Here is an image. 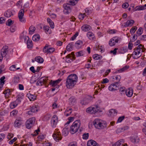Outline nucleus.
Returning a JSON list of instances; mask_svg holds the SVG:
<instances>
[{
  "instance_id": "f257e3e1",
  "label": "nucleus",
  "mask_w": 146,
  "mask_h": 146,
  "mask_svg": "<svg viewBox=\"0 0 146 146\" xmlns=\"http://www.w3.org/2000/svg\"><path fill=\"white\" fill-rule=\"evenodd\" d=\"M78 77L76 74L70 75L67 77L66 82V86L67 88L70 89L73 88L78 80Z\"/></svg>"
},
{
  "instance_id": "f03ea898",
  "label": "nucleus",
  "mask_w": 146,
  "mask_h": 146,
  "mask_svg": "<svg viewBox=\"0 0 146 146\" xmlns=\"http://www.w3.org/2000/svg\"><path fill=\"white\" fill-rule=\"evenodd\" d=\"M93 124L95 127L98 129H102L107 127L106 122L98 119H96L94 121Z\"/></svg>"
},
{
  "instance_id": "7ed1b4c3",
  "label": "nucleus",
  "mask_w": 146,
  "mask_h": 146,
  "mask_svg": "<svg viewBox=\"0 0 146 146\" xmlns=\"http://www.w3.org/2000/svg\"><path fill=\"white\" fill-rule=\"evenodd\" d=\"M80 120L75 121L71 126L70 131L72 134H74L77 132L80 125Z\"/></svg>"
},
{
  "instance_id": "20e7f679",
  "label": "nucleus",
  "mask_w": 146,
  "mask_h": 146,
  "mask_svg": "<svg viewBox=\"0 0 146 146\" xmlns=\"http://www.w3.org/2000/svg\"><path fill=\"white\" fill-rule=\"evenodd\" d=\"M143 48V45L140 44L136 48L134 49V51L133 52L132 55H134L133 57L134 59L139 58L142 55L141 53V49Z\"/></svg>"
},
{
  "instance_id": "39448f33",
  "label": "nucleus",
  "mask_w": 146,
  "mask_h": 146,
  "mask_svg": "<svg viewBox=\"0 0 146 146\" xmlns=\"http://www.w3.org/2000/svg\"><path fill=\"white\" fill-rule=\"evenodd\" d=\"M35 118L33 117L28 119L26 122V126L28 129L31 128L35 122Z\"/></svg>"
},
{
  "instance_id": "423d86ee",
  "label": "nucleus",
  "mask_w": 146,
  "mask_h": 146,
  "mask_svg": "<svg viewBox=\"0 0 146 146\" xmlns=\"http://www.w3.org/2000/svg\"><path fill=\"white\" fill-rule=\"evenodd\" d=\"M120 85V82H117L110 85L108 87L109 90L111 91L116 90Z\"/></svg>"
},
{
  "instance_id": "0eeeda50",
  "label": "nucleus",
  "mask_w": 146,
  "mask_h": 146,
  "mask_svg": "<svg viewBox=\"0 0 146 146\" xmlns=\"http://www.w3.org/2000/svg\"><path fill=\"white\" fill-rule=\"evenodd\" d=\"M99 110V108L97 106L93 107H90L87 108L86 110L87 113H95L97 112Z\"/></svg>"
},
{
  "instance_id": "6e6552de",
  "label": "nucleus",
  "mask_w": 146,
  "mask_h": 146,
  "mask_svg": "<svg viewBox=\"0 0 146 146\" xmlns=\"http://www.w3.org/2000/svg\"><path fill=\"white\" fill-rule=\"evenodd\" d=\"M75 59L74 52H72L71 54H69L66 56L65 60L67 62L70 63Z\"/></svg>"
},
{
  "instance_id": "1a4fd4ad",
  "label": "nucleus",
  "mask_w": 146,
  "mask_h": 146,
  "mask_svg": "<svg viewBox=\"0 0 146 146\" xmlns=\"http://www.w3.org/2000/svg\"><path fill=\"white\" fill-rule=\"evenodd\" d=\"M120 39V38L118 36H115L113 37L110 40L109 42V45L110 46L115 45L116 43H118V41Z\"/></svg>"
},
{
  "instance_id": "9d476101",
  "label": "nucleus",
  "mask_w": 146,
  "mask_h": 146,
  "mask_svg": "<svg viewBox=\"0 0 146 146\" xmlns=\"http://www.w3.org/2000/svg\"><path fill=\"white\" fill-rule=\"evenodd\" d=\"M24 11L23 9H21L18 13V18L19 21L22 23H25V19L23 17Z\"/></svg>"
},
{
  "instance_id": "9b49d317",
  "label": "nucleus",
  "mask_w": 146,
  "mask_h": 146,
  "mask_svg": "<svg viewBox=\"0 0 146 146\" xmlns=\"http://www.w3.org/2000/svg\"><path fill=\"white\" fill-rule=\"evenodd\" d=\"M70 5V4L68 3L64 4V10H63V12L65 14H68L71 12V10Z\"/></svg>"
},
{
  "instance_id": "f8f14e48",
  "label": "nucleus",
  "mask_w": 146,
  "mask_h": 146,
  "mask_svg": "<svg viewBox=\"0 0 146 146\" xmlns=\"http://www.w3.org/2000/svg\"><path fill=\"white\" fill-rule=\"evenodd\" d=\"M48 80L47 77H44L41 78L36 83L38 85H42V84H45L47 82Z\"/></svg>"
},
{
  "instance_id": "ddd939ff",
  "label": "nucleus",
  "mask_w": 146,
  "mask_h": 146,
  "mask_svg": "<svg viewBox=\"0 0 146 146\" xmlns=\"http://www.w3.org/2000/svg\"><path fill=\"white\" fill-rule=\"evenodd\" d=\"M57 122L58 117L56 115H54L53 116L51 121V123L52 127H55Z\"/></svg>"
},
{
  "instance_id": "4468645a",
  "label": "nucleus",
  "mask_w": 146,
  "mask_h": 146,
  "mask_svg": "<svg viewBox=\"0 0 146 146\" xmlns=\"http://www.w3.org/2000/svg\"><path fill=\"white\" fill-rule=\"evenodd\" d=\"M8 51V47L7 46H5L3 47L1 50V55L2 57H5L7 55Z\"/></svg>"
},
{
  "instance_id": "2eb2a0df",
  "label": "nucleus",
  "mask_w": 146,
  "mask_h": 146,
  "mask_svg": "<svg viewBox=\"0 0 146 146\" xmlns=\"http://www.w3.org/2000/svg\"><path fill=\"white\" fill-rule=\"evenodd\" d=\"M53 137L56 141L58 142L62 139L61 134L58 132L54 133L53 135Z\"/></svg>"
},
{
  "instance_id": "dca6fc26",
  "label": "nucleus",
  "mask_w": 146,
  "mask_h": 146,
  "mask_svg": "<svg viewBox=\"0 0 146 146\" xmlns=\"http://www.w3.org/2000/svg\"><path fill=\"white\" fill-rule=\"evenodd\" d=\"M87 146H99V145L96 141L94 140H91L88 142Z\"/></svg>"
},
{
  "instance_id": "f3484780",
  "label": "nucleus",
  "mask_w": 146,
  "mask_h": 146,
  "mask_svg": "<svg viewBox=\"0 0 146 146\" xmlns=\"http://www.w3.org/2000/svg\"><path fill=\"white\" fill-rule=\"evenodd\" d=\"M14 123L15 127H19L23 123V120L21 118H17L15 120Z\"/></svg>"
},
{
  "instance_id": "a211bd4d",
  "label": "nucleus",
  "mask_w": 146,
  "mask_h": 146,
  "mask_svg": "<svg viewBox=\"0 0 146 146\" xmlns=\"http://www.w3.org/2000/svg\"><path fill=\"white\" fill-rule=\"evenodd\" d=\"M130 139L131 142L134 143H137L139 141V139L137 136L130 137Z\"/></svg>"
},
{
  "instance_id": "6ab92c4d",
  "label": "nucleus",
  "mask_w": 146,
  "mask_h": 146,
  "mask_svg": "<svg viewBox=\"0 0 146 146\" xmlns=\"http://www.w3.org/2000/svg\"><path fill=\"white\" fill-rule=\"evenodd\" d=\"M112 146H127L123 144V140H120L116 142L114 144H113Z\"/></svg>"
},
{
  "instance_id": "aec40b11",
  "label": "nucleus",
  "mask_w": 146,
  "mask_h": 146,
  "mask_svg": "<svg viewBox=\"0 0 146 146\" xmlns=\"http://www.w3.org/2000/svg\"><path fill=\"white\" fill-rule=\"evenodd\" d=\"M81 29L82 31H88L91 29V27L89 25H83Z\"/></svg>"
},
{
  "instance_id": "412c9836",
  "label": "nucleus",
  "mask_w": 146,
  "mask_h": 146,
  "mask_svg": "<svg viewBox=\"0 0 146 146\" xmlns=\"http://www.w3.org/2000/svg\"><path fill=\"white\" fill-rule=\"evenodd\" d=\"M129 67V66H126L124 67H123L122 68H121L120 69H119L117 71H116L114 73H121L122 72L125 70L127 69Z\"/></svg>"
},
{
  "instance_id": "4be33fe9",
  "label": "nucleus",
  "mask_w": 146,
  "mask_h": 146,
  "mask_svg": "<svg viewBox=\"0 0 146 146\" xmlns=\"http://www.w3.org/2000/svg\"><path fill=\"white\" fill-rule=\"evenodd\" d=\"M27 96L30 101L34 100L36 99V96L30 93H28Z\"/></svg>"
},
{
  "instance_id": "5701e85b",
  "label": "nucleus",
  "mask_w": 146,
  "mask_h": 146,
  "mask_svg": "<svg viewBox=\"0 0 146 146\" xmlns=\"http://www.w3.org/2000/svg\"><path fill=\"white\" fill-rule=\"evenodd\" d=\"M26 38L28 39L27 41V47L28 48H32L33 46V44L31 40L29 39V38L28 36H27Z\"/></svg>"
},
{
  "instance_id": "b1692460",
  "label": "nucleus",
  "mask_w": 146,
  "mask_h": 146,
  "mask_svg": "<svg viewBox=\"0 0 146 146\" xmlns=\"http://www.w3.org/2000/svg\"><path fill=\"white\" fill-rule=\"evenodd\" d=\"M60 80L58 79L55 81H52L51 80L50 82V84L52 86H56L60 82Z\"/></svg>"
},
{
  "instance_id": "393cba45",
  "label": "nucleus",
  "mask_w": 146,
  "mask_h": 146,
  "mask_svg": "<svg viewBox=\"0 0 146 146\" xmlns=\"http://www.w3.org/2000/svg\"><path fill=\"white\" fill-rule=\"evenodd\" d=\"M83 44L82 42L80 40L77 41L75 44V46L78 48H80L82 45Z\"/></svg>"
},
{
  "instance_id": "a878e982",
  "label": "nucleus",
  "mask_w": 146,
  "mask_h": 146,
  "mask_svg": "<svg viewBox=\"0 0 146 146\" xmlns=\"http://www.w3.org/2000/svg\"><path fill=\"white\" fill-rule=\"evenodd\" d=\"M35 30L36 28L35 27L33 26H31L29 29V34L30 35L33 34L34 33Z\"/></svg>"
},
{
  "instance_id": "bb28decb",
  "label": "nucleus",
  "mask_w": 146,
  "mask_h": 146,
  "mask_svg": "<svg viewBox=\"0 0 146 146\" xmlns=\"http://www.w3.org/2000/svg\"><path fill=\"white\" fill-rule=\"evenodd\" d=\"M47 20L48 23L49 24L50 27L52 29H53L54 27V24L53 21L49 18H47Z\"/></svg>"
},
{
  "instance_id": "cd10ccee",
  "label": "nucleus",
  "mask_w": 146,
  "mask_h": 146,
  "mask_svg": "<svg viewBox=\"0 0 146 146\" xmlns=\"http://www.w3.org/2000/svg\"><path fill=\"white\" fill-rule=\"evenodd\" d=\"M73 43L71 42L68 44L66 47V50L68 51L72 50L73 46Z\"/></svg>"
},
{
  "instance_id": "c85d7f7f",
  "label": "nucleus",
  "mask_w": 146,
  "mask_h": 146,
  "mask_svg": "<svg viewBox=\"0 0 146 146\" xmlns=\"http://www.w3.org/2000/svg\"><path fill=\"white\" fill-rule=\"evenodd\" d=\"M35 60L40 63H42L44 61L43 59L40 56L36 57L35 58Z\"/></svg>"
},
{
  "instance_id": "c756f323",
  "label": "nucleus",
  "mask_w": 146,
  "mask_h": 146,
  "mask_svg": "<svg viewBox=\"0 0 146 146\" xmlns=\"http://www.w3.org/2000/svg\"><path fill=\"white\" fill-rule=\"evenodd\" d=\"M13 15L12 12L10 10L7 11L4 13V16L7 17H9Z\"/></svg>"
},
{
  "instance_id": "7c9ffc66",
  "label": "nucleus",
  "mask_w": 146,
  "mask_h": 146,
  "mask_svg": "<svg viewBox=\"0 0 146 146\" xmlns=\"http://www.w3.org/2000/svg\"><path fill=\"white\" fill-rule=\"evenodd\" d=\"M117 111L114 109H112L109 111V115L110 116H114L116 115Z\"/></svg>"
},
{
  "instance_id": "2f4dec72",
  "label": "nucleus",
  "mask_w": 146,
  "mask_h": 146,
  "mask_svg": "<svg viewBox=\"0 0 146 146\" xmlns=\"http://www.w3.org/2000/svg\"><path fill=\"white\" fill-rule=\"evenodd\" d=\"M18 104V103L17 102V101H15L13 102H12L10 104V108L11 109H13L17 106Z\"/></svg>"
},
{
  "instance_id": "473e14b6",
  "label": "nucleus",
  "mask_w": 146,
  "mask_h": 146,
  "mask_svg": "<svg viewBox=\"0 0 146 146\" xmlns=\"http://www.w3.org/2000/svg\"><path fill=\"white\" fill-rule=\"evenodd\" d=\"M23 96L21 95H18L17 96V99L15 101H17V102L18 103V104L20 103L23 99Z\"/></svg>"
},
{
  "instance_id": "72a5a7b5",
  "label": "nucleus",
  "mask_w": 146,
  "mask_h": 146,
  "mask_svg": "<svg viewBox=\"0 0 146 146\" xmlns=\"http://www.w3.org/2000/svg\"><path fill=\"white\" fill-rule=\"evenodd\" d=\"M125 94L128 97H130L132 96L133 94V91L132 90H126Z\"/></svg>"
},
{
  "instance_id": "f704fd0d",
  "label": "nucleus",
  "mask_w": 146,
  "mask_h": 146,
  "mask_svg": "<svg viewBox=\"0 0 146 146\" xmlns=\"http://www.w3.org/2000/svg\"><path fill=\"white\" fill-rule=\"evenodd\" d=\"M85 53V52L84 50H81L76 52V54L77 57H79L83 56Z\"/></svg>"
},
{
  "instance_id": "c9c22d12",
  "label": "nucleus",
  "mask_w": 146,
  "mask_h": 146,
  "mask_svg": "<svg viewBox=\"0 0 146 146\" xmlns=\"http://www.w3.org/2000/svg\"><path fill=\"white\" fill-rule=\"evenodd\" d=\"M126 91V90L125 89V88L124 87L120 88L119 89V92L121 95L125 94Z\"/></svg>"
},
{
  "instance_id": "e433bc0d",
  "label": "nucleus",
  "mask_w": 146,
  "mask_h": 146,
  "mask_svg": "<svg viewBox=\"0 0 146 146\" xmlns=\"http://www.w3.org/2000/svg\"><path fill=\"white\" fill-rule=\"evenodd\" d=\"M40 38V35L38 34L35 35L32 38L33 40L35 41H38Z\"/></svg>"
},
{
  "instance_id": "4c0bfd02",
  "label": "nucleus",
  "mask_w": 146,
  "mask_h": 146,
  "mask_svg": "<svg viewBox=\"0 0 146 146\" xmlns=\"http://www.w3.org/2000/svg\"><path fill=\"white\" fill-rule=\"evenodd\" d=\"M87 36L90 39H93L94 37V34L91 32H89L87 33Z\"/></svg>"
},
{
  "instance_id": "58836bf2",
  "label": "nucleus",
  "mask_w": 146,
  "mask_h": 146,
  "mask_svg": "<svg viewBox=\"0 0 146 146\" xmlns=\"http://www.w3.org/2000/svg\"><path fill=\"white\" fill-rule=\"evenodd\" d=\"M4 93L5 95V97H8L11 94V92L10 89H7L4 91Z\"/></svg>"
},
{
  "instance_id": "ea45409f",
  "label": "nucleus",
  "mask_w": 146,
  "mask_h": 146,
  "mask_svg": "<svg viewBox=\"0 0 146 146\" xmlns=\"http://www.w3.org/2000/svg\"><path fill=\"white\" fill-rule=\"evenodd\" d=\"M38 110V106L37 105L33 106L30 109V110H31L33 113L37 111Z\"/></svg>"
},
{
  "instance_id": "a19ab883",
  "label": "nucleus",
  "mask_w": 146,
  "mask_h": 146,
  "mask_svg": "<svg viewBox=\"0 0 146 146\" xmlns=\"http://www.w3.org/2000/svg\"><path fill=\"white\" fill-rule=\"evenodd\" d=\"M134 23V21L133 20H130L128 21L126 23V26L127 27H128L129 26H131L132 25V24Z\"/></svg>"
},
{
  "instance_id": "79ce46f5",
  "label": "nucleus",
  "mask_w": 146,
  "mask_h": 146,
  "mask_svg": "<svg viewBox=\"0 0 146 146\" xmlns=\"http://www.w3.org/2000/svg\"><path fill=\"white\" fill-rule=\"evenodd\" d=\"M72 109L70 108L68 110H66L64 112V114L66 116H68L70 115L72 113Z\"/></svg>"
},
{
  "instance_id": "37998d69",
  "label": "nucleus",
  "mask_w": 146,
  "mask_h": 146,
  "mask_svg": "<svg viewBox=\"0 0 146 146\" xmlns=\"http://www.w3.org/2000/svg\"><path fill=\"white\" fill-rule=\"evenodd\" d=\"M49 46L48 45L46 44L44 46L43 49V51L44 52L48 53L49 48L48 47Z\"/></svg>"
},
{
  "instance_id": "c03bdc74",
  "label": "nucleus",
  "mask_w": 146,
  "mask_h": 146,
  "mask_svg": "<svg viewBox=\"0 0 146 146\" xmlns=\"http://www.w3.org/2000/svg\"><path fill=\"white\" fill-rule=\"evenodd\" d=\"M93 57L96 60H100L102 57V56H101L100 55H98V54L94 55Z\"/></svg>"
},
{
  "instance_id": "a18cd8bd",
  "label": "nucleus",
  "mask_w": 146,
  "mask_h": 146,
  "mask_svg": "<svg viewBox=\"0 0 146 146\" xmlns=\"http://www.w3.org/2000/svg\"><path fill=\"white\" fill-rule=\"evenodd\" d=\"M14 23V21H12L11 19H9L6 22V25L10 26L11 25H12Z\"/></svg>"
},
{
  "instance_id": "49530a36",
  "label": "nucleus",
  "mask_w": 146,
  "mask_h": 146,
  "mask_svg": "<svg viewBox=\"0 0 146 146\" xmlns=\"http://www.w3.org/2000/svg\"><path fill=\"white\" fill-rule=\"evenodd\" d=\"M75 102V100L73 96L69 98V102L70 104H72Z\"/></svg>"
},
{
  "instance_id": "de8ad7c7",
  "label": "nucleus",
  "mask_w": 146,
  "mask_h": 146,
  "mask_svg": "<svg viewBox=\"0 0 146 146\" xmlns=\"http://www.w3.org/2000/svg\"><path fill=\"white\" fill-rule=\"evenodd\" d=\"M89 103V101L88 100L85 99L82 100L81 103L82 105H86Z\"/></svg>"
},
{
  "instance_id": "09e8293b",
  "label": "nucleus",
  "mask_w": 146,
  "mask_h": 146,
  "mask_svg": "<svg viewBox=\"0 0 146 146\" xmlns=\"http://www.w3.org/2000/svg\"><path fill=\"white\" fill-rule=\"evenodd\" d=\"M143 31V29L142 27L139 28L136 32V33L139 36L141 35Z\"/></svg>"
},
{
  "instance_id": "8fccbe9b",
  "label": "nucleus",
  "mask_w": 146,
  "mask_h": 146,
  "mask_svg": "<svg viewBox=\"0 0 146 146\" xmlns=\"http://www.w3.org/2000/svg\"><path fill=\"white\" fill-rule=\"evenodd\" d=\"M135 11H139L143 10L144 9V6H136L135 8Z\"/></svg>"
},
{
  "instance_id": "3c124183",
  "label": "nucleus",
  "mask_w": 146,
  "mask_h": 146,
  "mask_svg": "<svg viewBox=\"0 0 146 146\" xmlns=\"http://www.w3.org/2000/svg\"><path fill=\"white\" fill-rule=\"evenodd\" d=\"M63 134L65 136L67 135L68 133V129L67 128L63 129L62 130Z\"/></svg>"
},
{
  "instance_id": "603ef678",
  "label": "nucleus",
  "mask_w": 146,
  "mask_h": 146,
  "mask_svg": "<svg viewBox=\"0 0 146 146\" xmlns=\"http://www.w3.org/2000/svg\"><path fill=\"white\" fill-rule=\"evenodd\" d=\"M137 27L136 26L133 27L130 30V32L131 34H133L137 30Z\"/></svg>"
},
{
  "instance_id": "864d4df0",
  "label": "nucleus",
  "mask_w": 146,
  "mask_h": 146,
  "mask_svg": "<svg viewBox=\"0 0 146 146\" xmlns=\"http://www.w3.org/2000/svg\"><path fill=\"white\" fill-rule=\"evenodd\" d=\"M18 111L16 110H14L10 112V115L11 116H14L16 115L18 113Z\"/></svg>"
},
{
  "instance_id": "5fc2aeb1",
  "label": "nucleus",
  "mask_w": 146,
  "mask_h": 146,
  "mask_svg": "<svg viewBox=\"0 0 146 146\" xmlns=\"http://www.w3.org/2000/svg\"><path fill=\"white\" fill-rule=\"evenodd\" d=\"M121 77L120 75H117L115 76H113V79H115L117 81V82H119V81L121 80Z\"/></svg>"
},
{
  "instance_id": "6e6d98bb",
  "label": "nucleus",
  "mask_w": 146,
  "mask_h": 146,
  "mask_svg": "<svg viewBox=\"0 0 146 146\" xmlns=\"http://www.w3.org/2000/svg\"><path fill=\"white\" fill-rule=\"evenodd\" d=\"M77 0H70L69 1V3L71 5H74L77 3Z\"/></svg>"
},
{
  "instance_id": "4d7b16f0",
  "label": "nucleus",
  "mask_w": 146,
  "mask_h": 146,
  "mask_svg": "<svg viewBox=\"0 0 146 146\" xmlns=\"http://www.w3.org/2000/svg\"><path fill=\"white\" fill-rule=\"evenodd\" d=\"M51 116L50 114H47L45 115L44 119V120L46 121L48 120L51 117Z\"/></svg>"
},
{
  "instance_id": "13d9d810",
  "label": "nucleus",
  "mask_w": 146,
  "mask_h": 146,
  "mask_svg": "<svg viewBox=\"0 0 146 146\" xmlns=\"http://www.w3.org/2000/svg\"><path fill=\"white\" fill-rule=\"evenodd\" d=\"M89 136V133H84L82 135V138L84 139H88Z\"/></svg>"
},
{
  "instance_id": "bf43d9fd",
  "label": "nucleus",
  "mask_w": 146,
  "mask_h": 146,
  "mask_svg": "<svg viewBox=\"0 0 146 146\" xmlns=\"http://www.w3.org/2000/svg\"><path fill=\"white\" fill-rule=\"evenodd\" d=\"M125 116H123L121 117H120L118 118L117 122V123H120L121 122L122 120L124 119Z\"/></svg>"
},
{
  "instance_id": "052dcab7",
  "label": "nucleus",
  "mask_w": 146,
  "mask_h": 146,
  "mask_svg": "<svg viewBox=\"0 0 146 146\" xmlns=\"http://www.w3.org/2000/svg\"><path fill=\"white\" fill-rule=\"evenodd\" d=\"M55 50V48L53 47H50L49 48L48 53H52L54 52Z\"/></svg>"
},
{
  "instance_id": "680f3d73",
  "label": "nucleus",
  "mask_w": 146,
  "mask_h": 146,
  "mask_svg": "<svg viewBox=\"0 0 146 146\" xmlns=\"http://www.w3.org/2000/svg\"><path fill=\"white\" fill-rule=\"evenodd\" d=\"M5 78V76H3L2 77H1V78L0 79V84H4L5 80H4Z\"/></svg>"
},
{
  "instance_id": "e2e57ef3",
  "label": "nucleus",
  "mask_w": 146,
  "mask_h": 146,
  "mask_svg": "<svg viewBox=\"0 0 146 146\" xmlns=\"http://www.w3.org/2000/svg\"><path fill=\"white\" fill-rule=\"evenodd\" d=\"M15 25H13L11 27L10 30L11 32H14L15 31Z\"/></svg>"
},
{
  "instance_id": "0e129e2a",
  "label": "nucleus",
  "mask_w": 146,
  "mask_h": 146,
  "mask_svg": "<svg viewBox=\"0 0 146 146\" xmlns=\"http://www.w3.org/2000/svg\"><path fill=\"white\" fill-rule=\"evenodd\" d=\"M10 70L14 71L16 70V68L15 65H12L9 68Z\"/></svg>"
},
{
  "instance_id": "69168bd1",
  "label": "nucleus",
  "mask_w": 146,
  "mask_h": 146,
  "mask_svg": "<svg viewBox=\"0 0 146 146\" xmlns=\"http://www.w3.org/2000/svg\"><path fill=\"white\" fill-rule=\"evenodd\" d=\"M129 6L128 4L127 3H123L122 5V7L123 8L126 9Z\"/></svg>"
},
{
  "instance_id": "338daca9",
  "label": "nucleus",
  "mask_w": 146,
  "mask_h": 146,
  "mask_svg": "<svg viewBox=\"0 0 146 146\" xmlns=\"http://www.w3.org/2000/svg\"><path fill=\"white\" fill-rule=\"evenodd\" d=\"M44 30L46 32H48L49 30L50 27L48 26H44L43 27Z\"/></svg>"
},
{
  "instance_id": "774afa93",
  "label": "nucleus",
  "mask_w": 146,
  "mask_h": 146,
  "mask_svg": "<svg viewBox=\"0 0 146 146\" xmlns=\"http://www.w3.org/2000/svg\"><path fill=\"white\" fill-rule=\"evenodd\" d=\"M5 137V135L4 134H0V141L3 139Z\"/></svg>"
}]
</instances>
